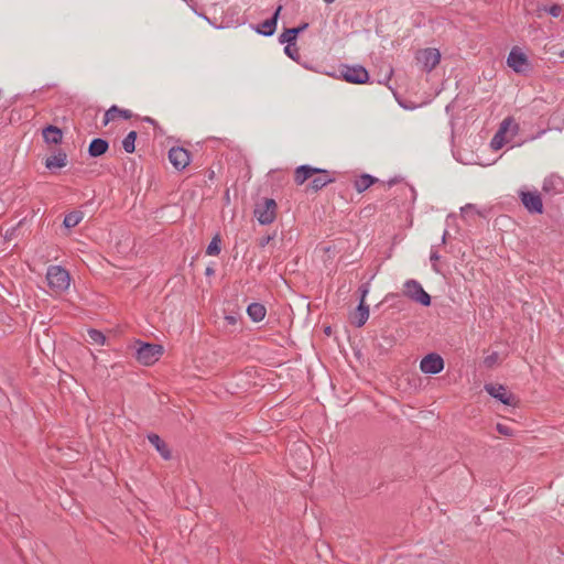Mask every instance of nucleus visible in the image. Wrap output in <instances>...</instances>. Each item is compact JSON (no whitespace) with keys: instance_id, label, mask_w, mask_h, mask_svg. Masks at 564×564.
I'll list each match as a JSON object with an SVG mask.
<instances>
[{"instance_id":"45","label":"nucleus","mask_w":564,"mask_h":564,"mask_svg":"<svg viewBox=\"0 0 564 564\" xmlns=\"http://www.w3.org/2000/svg\"><path fill=\"white\" fill-rule=\"evenodd\" d=\"M325 333H326L327 335H329V334H330V327H329V326H327V327L325 328Z\"/></svg>"},{"instance_id":"5","label":"nucleus","mask_w":564,"mask_h":564,"mask_svg":"<svg viewBox=\"0 0 564 564\" xmlns=\"http://www.w3.org/2000/svg\"><path fill=\"white\" fill-rule=\"evenodd\" d=\"M404 295L423 306L431 305V296L424 291L416 280H408L404 283Z\"/></svg>"},{"instance_id":"25","label":"nucleus","mask_w":564,"mask_h":564,"mask_svg":"<svg viewBox=\"0 0 564 564\" xmlns=\"http://www.w3.org/2000/svg\"><path fill=\"white\" fill-rule=\"evenodd\" d=\"M137 131H130L122 140V148L127 153H133L135 150Z\"/></svg>"},{"instance_id":"34","label":"nucleus","mask_w":564,"mask_h":564,"mask_svg":"<svg viewBox=\"0 0 564 564\" xmlns=\"http://www.w3.org/2000/svg\"><path fill=\"white\" fill-rule=\"evenodd\" d=\"M440 254L436 250H432L431 251V254H430V261L432 263V267L434 269L435 272H440V269L437 268V261L440 260Z\"/></svg>"},{"instance_id":"17","label":"nucleus","mask_w":564,"mask_h":564,"mask_svg":"<svg viewBox=\"0 0 564 564\" xmlns=\"http://www.w3.org/2000/svg\"><path fill=\"white\" fill-rule=\"evenodd\" d=\"M43 139L46 143L59 144L63 140V131L56 127L48 124L42 131Z\"/></svg>"},{"instance_id":"8","label":"nucleus","mask_w":564,"mask_h":564,"mask_svg":"<svg viewBox=\"0 0 564 564\" xmlns=\"http://www.w3.org/2000/svg\"><path fill=\"white\" fill-rule=\"evenodd\" d=\"M416 59L423 65L425 72H432L441 61V53L437 48L427 47L416 53Z\"/></svg>"},{"instance_id":"6","label":"nucleus","mask_w":564,"mask_h":564,"mask_svg":"<svg viewBox=\"0 0 564 564\" xmlns=\"http://www.w3.org/2000/svg\"><path fill=\"white\" fill-rule=\"evenodd\" d=\"M340 76L350 84H365L369 79L368 70L361 65H341Z\"/></svg>"},{"instance_id":"39","label":"nucleus","mask_w":564,"mask_h":564,"mask_svg":"<svg viewBox=\"0 0 564 564\" xmlns=\"http://www.w3.org/2000/svg\"><path fill=\"white\" fill-rule=\"evenodd\" d=\"M471 209H474V205H471V204H467L466 206H464V207L462 208V213H463V214H466L467 212H471Z\"/></svg>"},{"instance_id":"43","label":"nucleus","mask_w":564,"mask_h":564,"mask_svg":"<svg viewBox=\"0 0 564 564\" xmlns=\"http://www.w3.org/2000/svg\"><path fill=\"white\" fill-rule=\"evenodd\" d=\"M447 235H448V231L445 230L444 234H443V237H442V243H445Z\"/></svg>"},{"instance_id":"41","label":"nucleus","mask_w":564,"mask_h":564,"mask_svg":"<svg viewBox=\"0 0 564 564\" xmlns=\"http://www.w3.org/2000/svg\"><path fill=\"white\" fill-rule=\"evenodd\" d=\"M214 272H215L214 269L207 268L205 274L206 275H212V274H214Z\"/></svg>"},{"instance_id":"19","label":"nucleus","mask_w":564,"mask_h":564,"mask_svg":"<svg viewBox=\"0 0 564 564\" xmlns=\"http://www.w3.org/2000/svg\"><path fill=\"white\" fill-rule=\"evenodd\" d=\"M67 164V154L63 150H58L53 155L46 158L45 166L48 170L62 169Z\"/></svg>"},{"instance_id":"31","label":"nucleus","mask_w":564,"mask_h":564,"mask_svg":"<svg viewBox=\"0 0 564 564\" xmlns=\"http://www.w3.org/2000/svg\"><path fill=\"white\" fill-rule=\"evenodd\" d=\"M498 359H499L498 352H491L490 355L485 357L484 365L487 368H491L492 366H495L498 362Z\"/></svg>"},{"instance_id":"7","label":"nucleus","mask_w":564,"mask_h":564,"mask_svg":"<svg viewBox=\"0 0 564 564\" xmlns=\"http://www.w3.org/2000/svg\"><path fill=\"white\" fill-rule=\"evenodd\" d=\"M485 391L506 405L516 406L519 402L518 398L502 384L487 383Z\"/></svg>"},{"instance_id":"47","label":"nucleus","mask_w":564,"mask_h":564,"mask_svg":"<svg viewBox=\"0 0 564 564\" xmlns=\"http://www.w3.org/2000/svg\"><path fill=\"white\" fill-rule=\"evenodd\" d=\"M326 3H333L335 0H324Z\"/></svg>"},{"instance_id":"10","label":"nucleus","mask_w":564,"mask_h":564,"mask_svg":"<svg viewBox=\"0 0 564 564\" xmlns=\"http://www.w3.org/2000/svg\"><path fill=\"white\" fill-rule=\"evenodd\" d=\"M420 369L426 375H437L444 369V360L438 354L431 352L421 360Z\"/></svg>"},{"instance_id":"4","label":"nucleus","mask_w":564,"mask_h":564,"mask_svg":"<svg viewBox=\"0 0 564 564\" xmlns=\"http://www.w3.org/2000/svg\"><path fill=\"white\" fill-rule=\"evenodd\" d=\"M507 65L512 68L517 74L529 75L533 70V66L528 56L518 47H513L508 57Z\"/></svg>"},{"instance_id":"35","label":"nucleus","mask_w":564,"mask_h":564,"mask_svg":"<svg viewBox=\"0 0 564 564\" xmlns=\"http://www.w3.org/2000/svg\"><path fill=\"white\" fill-rule=\"evenodd\" d=\"M275 235H267V236H263L260 238L259 240V246L260 247H265L267 245H269L273 239H274Z\"/></svg>"},{"instance_id":"28","label":"nucleus","mask_w":564,"mask_h":564,"mask_svg":"<svg viewBox=\"0 0 564 564\" xmlns=\"http://www.w3.org/2000/svg\"><path fill=\"white\" fill-rule=\"evenodd\" d=\"M88 337L91 343L97 345H104L106 343V336L98 329H88Z\"/></svg>"},{"instance_id":"16","label":"nucleus","mask_w":564,"mask_h":564,"mask_svg":"<svg viewBox=\"0 0 564 564\" xmlns=\"http://www.w3.org/2000/svg\"><path fill=\"white\" fill-rule=\"evenodd\" d=\"M147 438L155 447L163 459L170 460L172 458L169 445L158 434L150 433Z\"/></svg>"},{"instance_id":"38","label":"nucleus","mask_w":564,"mask_h":564,"mask_svg":"<svg viewBox=\"0 0 564 564\" xmlns=\"http://www.w3.org/2000/svg\"><path fill=\"white\" fill-rule=\"evenodd\" d=\"M225 319H226V321H227V323H228V324H230V325H236V324H237V322H238V317H237V316H235V315H227V316L225 317Z\"/></svg>"},{"instance_id":"14","label":"nucleus","mask_w":564,"mask_h":564,"mask_svg":"<svg viewBox=\"0 0 564 564\" xmlns=\"http://www.w3.org/2000/svg\"><path fill=\"white\" fill-rule=\"evenodd\" d=\"M316 172H322V169L313 167L307 164L300 165L294 171V182L297 185H303L308 178L315 175Z\"/></svg>"},{"instance_id":"46","label":"nucleus","mask_w":564,"mask_h":564,"mask_svg":"<svg viewBox=\"0 0 564 564\" xmlns=\"http://www.w3.org/2000/svg\"><path fill=\"white\" fill-rule=\"evenodd\" d=\"M560 57L564 58V50L558 53Z\"/></svg>"},{"instance_id":"37","label":"nucleus","mask_w":564,"mask_h":564,"mask_svg":"<svg viewBox=\"0 0 564 564\" xmlns=\"http://www.w3.org/2000/svg\"><path fill=\"white\" fill-rule=\"evenodd\" d=\"M307 28H308V23L304 22V23L300 24L299 26L292 28V29L296 31L295 33H296V36H297L300 33L305 31Z\"/></svg>"},{"instance_id":"18","label":"nucleus","mask_w":564,"mask_h":564,"mask_svg":"<svg viewBox=\"0 0 564 564\" xmlns=\"http://www.w3.org/2000/svg\"><path fill=\"white\" fill-rule=\"evenodd\" d=\"M109 149V143L107 140L101 138H95L90 141L88 145V154L91 158H98L105 154Z\"/></svg>"},{"instance_id":"2","label":"nucleus","mask_w":564,"mask_h":564,"mask_svg":"<svg viewBox=\"0 0 564 564\" xmlns=\"http://www.w3.org/2000/svg\"><path fill=\"white\" fill-rule=\"evenodd\" d=\"M278 205L273 198L263 197L254 205L253 214L261 225H270L276 218Z\"/></svg>"},{"instance_id":"11","label":"nucleus","mask_w":564,"mask_h":564,"mask_svg":"<svg viewBox=\"0 0 564 564\" xmlns=\"http://www.w3.org/2000/svg\"><path fill=\"white\" fill-rule=\"evenodd\" d=\"M521 202L529 213L542 214L543 203L538 192H521Z\"/></svg>"},{"instance_id":"33","label":"nucleus","mask_w":564,"mask_h":564,"mask_svg":"<svg viewBox=\"0 0 564 564\" xmlns=\"http://www.w3.org/2000/svg\"><path fill=\"white\" fill-rule=\"evenodd\" d=\"M544 11H546L553 18H557L562 13V7L558 6V4H553V6L549 7V8H544Z\"/></svg>"},{"instance_id":"12","label":"nucleus","mask_w":564,"mask_h":564,"mask_svg":"<svg viewBox=\"0 0 564 564\" xmlns=\"http://www.w3.org/2000/svg\"><path fill=\"white\" fill-rule=\"evenodd\" d=\"M332 173L328 170L322 169V172H316L315 177L312 178L310 184L307 185V189L313 192H318L324 188L326 185L334 183L335 177L330 175Z\"/></svg>"},{"instance_id":"29","label":"nucleus","mask_w":564,"mask_h":564,"mask_svg":"<svg viewBox=\"0 0 564 564\" xmlns=\"http://www.w3.org/2000/svg\"><path fill=\"white\" fill-rule=\"evenodd\" d=\"M508 141L509 140L507 139V137L496 132L490 141V147L492 150L497 151L501 149Z\"/></svg>"},{"instance_id":"26","label":"nucleus","mask_w":564,"mask_h":564,"mask_svg":"<svg viewBox=\"0 0 564 564\" xmlns=\"http://www.w3.org/2000/svg\"><path fill=\"white\" fill-rule=\"evenodd\" d=\"M221 239L219 237V235H216L212 241L209 242V245L207 246V249H206V254L207 256H218L221 251Z\"/></svg>"},{"instance_id":"27","label":"nucleus","mask_w":564,"mask_h":564,"mask_svg":"<svg viewBox=\"0 0 564 564\" xmlns=\"http://www.w3.org/2000/svg\"><path fill=\"white\" fill-rule=\"evenodd\" d=\"M296 31L293 30L292 28L291 29H285L283 33L280 34L279 36V42L281 44H291V45H295V42H296Z\"/></svg>"},{"instance_id":"30","label":"nucleus","mask_w":564,"mask_h":564,"mask_svg":"<svg viewBox=\"0 0 564 564\" xmlns=\"http://www.w3.org/2000/svg\"><path fill=\"white\" fill-rule=\"evenodd\" d=\"M284 53L290 57L292 58L293 61H297L300 55H299V48L295 46V45H291V44H288L285 47H284Z\"/></svg>"},{"instance_id":"32","label":"nucleus","mask_w":564,"mask_h":564,"mask_svg":"<svg viewBox=\"0 0 564 564\" xmlns=\"http://www.w3.org/2000/svg\"><path fill=\"white\" fill-rule=\"evenodd\" d=\"M496 429H497L498 433H500L501 435H505V436H512L513 435V430L510 426H508V425L498 423Z\"/></svg>"},{"instance_id":"24","label":"nucleus","mask_w":564,"mask_h":564,"mask_svg":"<svg viewBox=\"0 0 564 564\" xmlns=\"http://www.w3.org/2000/svg\"><path fill=\"white\" fill-rule=\"evenodd\" d=\"M83 219V213L79 210H74L65 215L63 225L66 228L76 227Z\"/></svg>"},{"instance_id":"9","label":"nucleus","mask_w":564,"mask_h":564,"mask_svg":"<svg viewBox=\"0 0 564 564\" xmlns=\"http://www.w3.org/2000/svg\"><path fill=\"white\" fill-rule=\"evenodd\" d=\"M167 156L173 167L177 171H183L191 163V153L182 147L171 148Z\"/></svg>"},{"instance_id":"23","label":"nucleus","mask_w":564,"mask_h":564,"mask_svg":"<svg viewBox=\"0 0 564 564\" xmlns=\"http://www.w3.org/2000/svg\"><path fill=\"white\" fill-rule=\"evenodd\" d=\"M247 313L251 321L258 323L265 317L267 310L263 304L254 302L248 305Z\"/></svg>"},{"instance_id":"21","label":"nucleus","mask_w":564,"mask_h":564,"mask_svg":"<svg viewBox=\"0 0 564 564\" xmlns=\"http://www.w3.org/2000/svg\"><path fill=\"white\" fill-rule=\"evenodd\" d=\"M377 182H379L377 177L365 173L355 180L354 187L358 193H362Z\"/></svg>"},{"instance_id":"40","label":"nucleus","mask_w":564,"mask_h":564,"mask_svg":"<svg viewBox=\"0 0 564 564\" xmlns=\"http://www.w3.org/2000/svg\"><path fill=\"white\" fill-rule=\"evenodd\" d=\"M143 121H145V122H148L150 124H153V126L156 124V121L153 118H151V117H144Z\"/></svg>"},{"instance_id":"3","label":"nucleus","mask_w":564,"mask_h":564,"mask_svg":"<svg viewBox=\"0 0 564 564\" xmlns=\"http://www.w3.org/2000/svg\"><path fill=\"white\" fill-rule=\"evenodd\" d=\"M46 280L48 286L55 292H64L69 288L70 276L66 269L61 265H51L47 269Z\"/></svg>"},{"instance_id":"13","label":"nucleus","mask_w":564,"mask_h":564,"mask_svg":"<svg viewBox=\"0 0 564 564\" xmlns=\"http://www.w3.org/2000/svg\"><path fill=\"white\" fill-rule=\"evenodd\" d=\"M281 10H282V7L279 6L270 19H267L261 24H259L254 28L256 32L261 35H264V36H270L272 34H274L279 14H280Z\"/></svg>"},{"instance_id":"44","label":"nucleus","mask_w":564,"mask_h":564,"mask_svg":"<svg viewBox=\"0 0 564 564\" xmlns=\"http://www.w3.org/2000/svg\"><path fill=\"white\" fill-rule=\"evenodd\" d=\"M303 449H304V453H305V454H308V453H310V448H308L306 445H303Z\"/></svg>"},{"instance_id":"36","label":"nucleus","mask_w":564,"mask_h":564,"mask_svg":"<svg viewBox=\"0 0 564 564\" xmlns=\"http://www.w3.org/2000/svg\"><path fill=\"white\" fill-rule=\"evenodd\" d=\"M359 291H360V300H362V303H365L366 295L368 294V285L367 284H362L359 288Z\"/></svg>"},{"instance_id":"15","label":"nucleus","mask_w":564,"mask_h":564,"mask_svg":"<svg viewBox=\"0 0 564 564\" xmlns=\"http://www.w3.org/2000/svg\"><path fill=\"white\" fill-rule=\"evenodd\" d=\"M117 117H121L124 120H129L133 117L131 110L121 109L116 105H112L104 116L102 124L107 126L110 121H113Z\"/></svg>"},{"instance_id":"22","label":"nucleus","mask_w":564,"mask_h":564,"mask_svg":"<svg viewBox=\"0 0 564 564\" xmlns=\"http://www.w3.org/2000/svg\"><path fill=\"white\" fill-rule=\"evenodd\" d=\"M511 132V138L517 135L519 132V124L516 122V120L512 117H507L502 120V122L499 126V129L497 133L505 135Z\"/></svg>"},{"instance_id":"20","label":"nucleus","mask_w":564,"mask_h":564,"mask_svg":"<svg viewBox=\"0 0 564 564\" xmlns=\"http://www.w3.org/2000/svg\"><path fill=\"white\" fill-rule=\"evenodd\" d=\"M368 318H369V306L366 303H362V300H360L359 304L356 308L352 323L356 327H361L366 324Z\"/></svg>"},{"instance_id":"1","label":"nucleus","mask_w":564,"mask_h":564,"mask_svg":"<svg viewBox=\"0 0 564 564\" xmlns=\"http://www.w3.org/2000/svg\"><path fill=\"white\" fill-rule=\"evenodd\" d=\"M135 359L143 366L155 364L163 355V346L137 340L134 344Z\"/></svg>"},{"instance_id":"42","label":"nucleus","mask_w":564,"mask_h":564,"mask_svg":"<svg viewBox=\"0 0 564 564\" xmlns=\"http://www.w3.org/2000/svg\"><path fill=\"white\" fill-rule=\"evenodd\" d=\"M397 183H398V178H392V180H390V181L388 182V185H389V186H392V185H394V184H397Z\"/></svg>"}]
</instances>
